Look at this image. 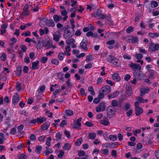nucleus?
Segmentation results:
<instances>
[{"mask_svg":"<svg viewBox=\"0 0 159 159\" xmlns=\"http://www.w3.org/2000/svg\"><path fill=\"white\" fill-rule=\"evenodd\" d=\"M53 18L55 21L57 22L59 21V16L56 14L54 15L53 17Z\"/></svg>","mask_w":159,"mask_h":159,"instance_id":"56","label":"nucleus"},{"mask_svg":"<svg viewBox=\"0 0 159 159\" xmlns=\"http://www.w3.org/2000/svg\"><path fill=\"white\" fill-rule=\"evenodd\" d=\"M159 48V44H154L152 42H151L149 48L152 52H155L158 50Z\"/></svg>","mask_w":159,"mask_h":159,"instance_id":"7","label":"nucleus"},{"mask_svg":"<svg viewBox=\"0 0 159 159\" xmlns=\"http://www.w3.org/2000/svg\"><path fill=\"white\" fill-rule=\"evenodd\" d=\"M20 98L18 93H16L15 95H13L12 97V102L14 105H16L18 103Z\"/></svg>","mask_w":159,"mask_h":159,"instance_id":"11","label":"nucleus"},{"mask_svg":"<svg viewBox=\"0 0 159 159\" xmlns=\"http://www.w3.org/2000/svg\"><path fill=\"white\" fill-rule=\"evenodd\" d=\"M51 140V137H48L47 138L46 144L48 146H51L50 143Z\"/></svg>","mask_w":159,"mask_h":159,"instance_id":"40","label":"nucleus"},{"mask_svg":"<svg viewBox=\"0 0 159 159\" xmlns=\"http://www.w3.org/2000/svg\"><path fill=\"white\" fill-rule=\"evenodd\" d=\"M45 22L46 24L48 26L53 27L55 25L54 22L52 19H47L45 20Z\"/></svg>","mask_w":159,"mask_h":159,"instance_id":"14","label":"nucleus"},{"mask_svg":"<svg viewBox=\"0 0 159 159\" xmlns=\"http://www.w3.org/2000/svg\"><path fill=\"white\" fill-rule=\"evenodd\" d=\"M61 15L63 16L67 15V11L65 9L63 11L61 10Z\"/></svg>","mask_w":159,"mask_h":159,"instance_id":"64","label":"nucleus"},{"mask_svg":"<svg viewBox=\"0 0 159 159\" xmlns=\"http://www.w3.org/2000/svg\"><path fill=\"white\" fill-rule=\"evenodd\" d=\"M148 35L153 38L157 37L159 36V33H149Z\"/></svg>","mask_w":159,"mask_h":159,"instance_id":"27","label":"nucleus"},{"mask_svg":"<svg viewBox=\"0 0 159 159\" xmlns=\"http://www.w3.org/2000/svg\"><path fill=\"white\" fill-rule=\"evenodd\" d=\"M65 112L68 116H71L73 114V111L71 110H66Z\"/></svg>","mask_w":159,"mask_h":159,"instance_id":"31","label":"nucleus"},{"mask_svg":"<svg viewBox=\"0 0 159 159\" xmlns=\"http://www.w3.org/2000/svg\"><path fill=\"white\" fill-rule=\"evenodd\" d=\"M119 143L118 142H114L111 143V146H110V148H114L116 147V146L118 145Z\"/></svg>","mask_w":159,"mask_h":159,"instance_id":"55","label":"nucleus"},{"mask_svg":"<svg viewBox=\"0 0 159 159\" xmlns=\"http://www.w3.org/2000/svg\"><path fill=\"white\" fill-rule=\"evenodd\" d=\"M20 48L23 52H25L26 50L27 47L25 45H21Z\"/></svg>","mask_w":159,"mask_h":159,"instance_id":"60","label":"nucleus"},{"mask_svg":"<svg viewBox=\"0 0 159 159\" xmlns=\"http://www.w3.org/2000/svg\"><path fill=\"white\" fill-rule=\"evenodd\" d=\"M22 36H25V37H26L28 36H30L31 35L30 33V31H27L25 33H23L21 34Z\"/></svg>","mask_w":159,"mask_h":159,"instance_id":"54","label":"nucleus"},{"mask_svg":"<svg viewBox=\"0 0 159 159\" xmlns=\"http://www.w3.org/2000/svg\"><path fill=\"white\" fill-rule=\"evenodd\" d=\"M50 124V123L49 122H46L43 123L41 126L42 129L43 130L47 129L49 126Z\"/></svg>","mask_w":159,"mask_h":159,"instance_id":"21","label":"nucleus"},{"mask_svg":"<svg viewBox=\"0 0 159 159\" xmlns=\"http://www.w3.org/2000/svg\"><path fill=\"white\" fill-rule=\"evenodd\" d=\"M82 141V139L80 138L77 139L75 143V145L77 146H80L81 143Z\"/></svg>","mask_w":159,"mask_h":159,"instance_id":"39","label":"nucleus"},{"mask_svg":"<svg viewBox=\"0 0 159 159\" xmlns=\"http://www.w3.org/2000/svg\"><path fill=\"white\" fill-rule=\"evenodd\" d=\"M46 119L45 118L40 117L37 118V122L38 124H41L45 121Z\"/></svg>","mask_w":159,"mask_h":159,"instance_id":"22","label":"nucleus"},{"mask_svg":"<svg viewBox=\"0 0 159 159\" xmlns=\"http://www.w3.org/2000/svg\"><path fill=\"white\" fill-rule=\"evenodd\" d=\"M129 66L133 70L137 69L140 70L141 69V67L139 64H136L131 62L129 64Z\"/></svg>","mask_w":159,"mask_h":159,"instance_id":"13","label":"nucleus"},{"mask_svg":"<svg viewBox=\"0 0 159 159\" xmlns=\"http://www.w3.org/2000/svg\"><path fill=\"white\" fill-rule=\"evenodd\" d=\"M45 88V85H43L41 86L39 89V92L42 93L44 90Z\"/></svg>","mask_w":159,"mask_h":159,"instance_id":"51","label":"nucleus"},{"mask_svg":"<svg viewBox=\"0 0 159 159\" xmlns=\"http://www.w3.org/2000/svg\"><path fill=\"white\" fill-rule=\"evenodd\" d=\"M104 96V94L102 92H100V91L99 90V94L98 95V98H99V99L101 100V99L103 98Z\"/></svg>","mask_w":159,"mask_h":159,"instance_id":"44","label":"nucleus"},{"mask_svg":"<svg viewBox=\"0 0 159 159\" xmlns=\"http://www.w3.org/2000/svg\"><path fill=\"white\" fill-rule=\"evenodd\" d=\"M133 28L132 26H129L126 30V32L128 34L130 33L133 32Z\"/></svg>","mask_w":159,"mask_h":159,"instance_id":"41","label":"nucleus"},{"mask_svg":"<svg viewBox=\"0 0 159 159\" xmlns=\"http://www.w3.org/2000/svg\"><path fill=\"white\" fill-rule=\"evenodd\" d=\"M51 63L52 64L55 65H57L59 63V61L56 59H52L51 60Z\"/></svg>","mask_w":159,"mask_h":159,"instance_id":"42","label":"nucleus"},{"mask_svg":"<svg viewBox=\"0 0 159 159\" xmlns=\"http://www.w3.org/2000/svg\"><path fill=\"white\" fill-rule=\"evenodd\" d=\"M42 149V147L41 145H36L35 151L36 153L39 154L40 153Z\"/></svg>","mask_w":159,"mask_h":159,"instance_id":"28","label":"nucleus"},{"mask_svg":"<svg viewBox=\"0 0 159 159\" xmlns=\"http://www.w3.org/2000/svg\"><path fill=\"white\" fill-rule=\"evenodd\" d=\"M124 109L125 111H127L130 108V105L128 103H126L124 106Z\"/></svg>","mask_w":159,"mask_h":159,"instance_id":"43","label":"nucleus"},{"mask_svg":"<svg viewBox=\"0 0 159 159\" xmlns=\"http://www.w3.org/2000/svg\"><path fill=\"white\" fill-rule=\"evenodd\" d=\"M100 90V92H102L104 94H107L111 92V89L109 85H106L102 87Z\"/></svg>","mask_w":159,"mask_h":159,"instance_id":"6","label":"nucleus"},{"mask_svg":"<svg viewBox=\"0 0 159 159\" xmlns=\"http://www.w3.org/2000/svg\"><path fill=\"white\" fill-rule=\"evenodd\" d=\"M88 90L89 92H90V94L91 95H95V92L92 86H91L89 87Z\"/></svg>","mask_w":159,"mask_h":159,"instance_id":"38","label":"nucleus"},{"mask_svg":"<svg viewBox=\"0 0 159 159\" xmlns=\"http://www.w3.org/2000/svg\"><path fill=\"white\" fill-rule=\"evenodd\" d=\"M105 103L104 102H101L99 103L98 106L96 107V111L97 112H100L104 111L105 109Z\"/></svg>","mask_w":159,"mask_h":159,"instance_id":"9","label":"nucleus"},{"mask_svg":"<svg viewBox=\"0 0 159 159\" xmlns=\"http://www.w3.org/2000/svg\"><path fill=\"white\" fill-rule=\"evenodd\" d=\"M30 139L31 141H35L36 140V137L34 134H31L30 136Z\"/></svg>","mask_w":159,"mask_h":159,"instance_id":"49","label":"nucleus"},{"mask_svg":"<svg viewBox=\"0 0 159 159\" xmlns=\"http://www.w3.org/2000/svg\"><path fill=\"white\" fill-rule=\"evenodd\" d=\"M74 32H71L67 29H66L64 31L63 36L66 39H69L72 37L74 35Z\"/></svg>","mask_w":159,"mask_h":159,"instance_id":"3","label":"nucleus"},{"mask_svg":"<svg viewBox=\"0 0 159 159\" xmlns=\"http://www.w3.org/2000/svg\"><path fill=\"white\" fill-rule=\"evenodd\" d=\"M150 91V89L148 88H142L140 89L141 93L144 94L145 93H148Z\"/></svg>","mask_w":159,"mask_h":159,"instance_id":"24","label":"nucleus"},{"mask_svg":"<svg viewBox=\"0 0 159 159\" xmlns=\"http://www.w3.org/2000/svg\"><path fill=\"white\" fill-rule=\"evenodd\" d=\"M129 38L131 39V43H135L138 42V39L136 37L133 36H129Z\"/></svg>","mask_w":159,"mask_h":159,"instance_id":"29","label":"nucleus"},{"mask_svg":"<svg viewBox=\"0 0 159 159\" xmlns=\"http://www.w3.org/2000/svg\"><path fill=\"white\" fill-rule=\"evenodd\" d=\"M85 125L89 127H92L94 125L91 122L89 121L86 122L85 124Z\"/></svg>","mask_w":159,"mask_h":159,"instance_id":"53","label":"nucleus"},{"mask_svg":"<svg viewBox=\"0 0 159 159\" xmlns=\"http://www.w3.org/2000/svg\"><path fill=\"white\" fill-rule=\"evenodd\" d=\"M108 61L112 64L119 67L120 66V61L119 59L114 57V56L109 55L107 58Z\"/></svg>","mask_w":159,"mask_h":159,"instance_id":"1","label":"nucleus"},{"mask_svg":"<svg viewBox=\"0 0 159 159\" xmlns=\"http://www.w3.org/2000/svg\"><path fill=\"white\" fill-rule=\"evenodd\" d=\"M39 61L33 62L32 63V69L33 70L38 69L39 67Z\"/></svg>","mask_w":159,"mask_h":159,"instance_id":"17","label":"nucleus"},{"mask_svg":"<svg viewBox=\"0 0 159 159\" xmlns=\"http://www.w3.org/2000/svg\"><path fill=\"white\" fill-rule=\"evenodd\" d=\"M94 17H99L100 19H103L106 17V15L105 14L102 15V11L100 9H98L96 12L95 15H94Z\"/></svg>","mask_w":159,"mask_h":159,"instance_id":"8","label":"nucleus"},{"mask_svg":"<svg viewBox=\"0 0 159 159\" xmlns=\"http://www.w3.org/2000/svg\"><path fill=\"white\" fill-rule=\"evenodd\" d=\"M16 88L18 91L19 92L22 89L21 84L20 83H17L16 86Z\"/></svg>","mask_w":159,"mask_h":159,"instance_id":"50","label":"nucleus"},{"mask_svg":"<svg viewBox=\"0 0 159 159\" xmlns=\"http://www.w3.org/2000/svg\"><path fill=\"white\" fill-rule=\"evenodd\" d=\"M48 147V146L46 147V150L43 152L44 153L43 155L45 156H47L50 153H52L53 152V150L52 149H49Z\"/></svg>","mask_w":159,"mask_h":159,"instance_id":"16","label":"nucleus"},{"mask_svg":"<svg viewBox=\"0 0 159 159\" xmlns=\"http://www.w3.org/2000/svg\"><path fill=\"white\" fill-rule=\"evenodd\" d=\"M71 146L69 143H65L63 147V148L64 150H69Z\"/></svg>","mask_w":159,"mask_h":159,"instance_id":"30","label":"nucleus"},{"mask_svg":"<svg viewBox=\"0 0 159 159\" xmlns=\"http://www.w3.org/2000/svg\"><path fill=\"white\" fill-rule=\"evenodd\" d=\"M126 93L127 95V97H129L133 94L132 88L130 86H127L126 87Z\"/></svg>","mask_w":159,"mask_h":159,"instance_id":"15","label":"nucleus"},{"mask_svg":"<svg viewBox=\"0 0 159 159\" xmlns=\"http://www.w3.org/2000/svg\"><path fill=\"white\" fill-rule=\"evenodd\" d=\"M119 93V91H116V92L113 93L112 94L111 93L109 94L108 95V97L110 99L114 98L117 96L118 94Z\"/></svg>","mask_w":159,"mask_h":159,"instance_id":"25","label":"nucleus"},{"mask_svg":"<svg viewBox=\"0 0 159 159\" xmlns=\"http://www.w3.org/2000/svg\"><path fill=\"white\" fill-rule=\"evenodd\" d=\"M56 140L57 141L60 140L61 139V137L62 136V134H61L59 132H58L56 134Z\"/></svg>","mask_w":159,"mask_h":159,"instance_id":"37","label":"nucleus"},{"mask_svg":"<svg viewBox=\"0 0 159 159\" xmlns=\"http://www.w3.org/2000/svg\"><path fill=\"white\" fill-rule=\"evenodd\" d=\"M75 42V40L73 38L70 39H68L66 41V43L69 46L72 44L74 43Z\"/></svg>","mask_w":159,"mask_h":159,"instance_id":"23","label":"nucleus"},{"mask_svg":"<svg viewBox=\"0 0 159 159\" xmlns=\"http://www.w3.org/2000/svg\"><path fill=\"white\" fill-rule=\"evenodd\" d=\"M82 120V118L80 117L76 121L75 120L74 121L72 124V127L75 129H78L80 128L81 126L80 121H81Z\"/></svg>","mask_w":159,"mask_h":159,"instance_id":"4","label":"nucleus"},{"mask_svg":"<svg viewBox=\"0 0 159 159\" xmlns=\"http://www.w3.org/2000/svg\"><path fill=\"white\" fill-rule=\"evenodd\" d=\"M135 115L137 116H140L143 112V109L140 108H135Z\"/></svg>","mask_w":159,"mask_h":159,"instance_id":"19","label":"nucleus"},{"mask_svg":"<svg viewBox=\"0 0 159 159\" xmlns=\"http://www.w3.org/2000/svg\"><path fill=\"white\" fill-rule=\"evenodd\" d=\"M92 65L91 62H89L87 64L84 66L85 69H89L92 67Z\"/></svg>","mask_w":159,"mask_h":159,"instance_id":"62","label":"nucleus"},{"mask_svg":"<svg viewBox=\"0 0 159 159\" xmlns=\"http://www.w3.org/2000/svg\"><path fill=\"white\" fill-rule=\"evenodd\" d=\"M109 138L110 140L112 141H114L116 140L117 138L116 135H111L109 136Z\"/></svg>","mask_w":159,"mask_h":159,"instance_id":"34","label":"nucleus"},{"mask_svg":"<svg viewBox=\"0 0 159 159\" xmlns=\"http://www.w3.org/2000/svg\"><path fill=\"white\" fill-rule=\"evenodd\" d=\"M149 72L150 74L148 75V77L150 78H151L154 75L153 71L152 70H149Z\"/></svg>","mask_w":159,"mask_h":159,"instance_id":"46","label":"nucleus"},{"mask_svg":"<svg viewBox=\"0 0 159 159\" xmlns=\"http://www.w3.org/2000/svg\"><path fill=\"white\" fill-rule=\"evenodd\" d=\"M53 36V40L56 42H58L61 37V34L59 31H56L54 33Z\"/></svg>","mask_w":159,"mask_h":159,"instance_id":"12","label":"nucleus"},{"mask_svg":"<svg viewBox=\"0 0 159 159\" xmlns=\"http://www.w3.org/2000/svg\"><path fill=\"white\" fill-rule=\"evenodd\" d=\"M26 156L24 153H22L19 156L18 159H26Z\"/></svg>","mask_w":159,"mask_h":159,"instance_id":"59","label":"nucleus"},{"mask_svg":"<svg viewBox=\"0 0 159 159\" xmlns=\"http://www.w3.org/2000/svg\"><path fill=\"white\" fill-rule=\"evenodd\" d=\"M96 136V134L94 132L89 133V134L88 137L89 139L93 140Z\"/></svg>","mask_w":159,"mask_h":159,"instance_id":"26","label":"nucleus"},{"mask_svg":"<svg viewBox=\"0 0 159 159\" xmlns=\"http://www.w3.org/2000/svg\"><path fill=\"white\" fill-rule=\"evenodd\" d=\"M151 7L153 8H155L157 7L158 3L157 1H153L151 3Z\"/></svg>","mask_w":159,"mask_h":159,"instance_id":"36","label":"nucleus"},{"mask_svg":"<svg viewBox=\"0 0 159 159\" xmlns=\"http://www.w3.org/2000/svg\"><path fill=\"white\" fill-rule=\"evenodd\" d=\"M135 57L137 59H140L143 57V56L141 53H137L135 55Z\"/></svg>","mask_w":159,"mask_h":159,"instance_id":"48","label":"nucleus"},{"mask_svg":"<svg viewBox=\"0 0 159 159\" xmlns=\"http://www.w3.org/2000/svg\"><path fill=\"white\" fill-rule=\"evenodd\" d=\"M78 155L80 157L84 156L85 155V152L84 151H78Z\"/></svg>","mask_w":159,"mask_h":159,"instance_id":"35","label":"nucleus"},{"mask_svg":"<svg viewBox=\"0 0 159 159\" xmlns=\"http://www.w3.org/2000/svg\"><path fill=\"white\" fill-rule=\"evenodd\" d=\"M141 130L140 129L136 130L133 131V134L135 135L136 136L138 133H140L141 132Z\"/></svg>","mask_w":159,"mask_h":159,"instance_id":"57","label":"nucleus"},{"mask_svg":"<svg viewBox=\"0 0 159 159\" xmlns=\"http://www.w3.org/2000/svg\"><path fill=\"white\" fill-rule=\"evenodd\" d=\"M64 57V54L63 53H60L58 56V58L60 60H62L63 59Z\"/></svg>","mask_w":159,"mask_h":159,"instance_id":"47","label":"nucleus"},{"mask_svg":"<svg viewBox=\"0 0 159 159\" xmlns=\"http://www.w3.org/2000/svg\"><path fill=\"white\" fill-rule=\"evenodd\" d=\"M48 58L46 57H43L41 60V62L45 63L48 60Z\"/></svg>","mask_w":159,"mask_h":159,"instance_id":"58","label":"nucleus"},{"mask_svg":"<svg viewBox=\"0 0 159 159\" xmlns=\"http://www.w3.org/2000/svg\"><path fill=\"white\" fill-rule=\"evenodd\" d=\"M21 68L20 66H18L16 68V75L19 77H20L21 76Z\"/></svg>","mask_w":159,"mask_h":159,"instance_id":"20","label":"nucleus"},{"mask_svg":"<svg viewBox=\"0 0 159 159\" xmlns=\"http://www.w3.org/2000/svg\"><path fill=\"white\" fill-rule=\"evenodd\" d=\"M29 70V68L26 66L24 67L23 71L25 73H27L28 72Z\"/></svg>","mask_w":159,"mask_h":159,"instance_id":"63","label":"nucleus"},{"mask_svg":"<svg viewBox=\"0 0 159 159\" xmlns=\"http://www.w3.org/2000/svg\"><path fill=\"white\" fill-rule=\"evenodd\" d=\"M112 78L113 80H115L117 82L119 81L120 80L119 75L116 73H115L112 75Z\"/></svg>","mask_w":159,"mask_h":159,"instance_id":"18","label":"nucleus"},{"mask_svg":"<svg viewBox=\"0 0 159 159\" xmlns=\"http://www.w3.org/2000/svg\"><path fill=\"white\" fill-rule=\"evenodd\" d=\"M107 113L109 117H112L113 114L115 113L114 107L112 106H109L107 109Z\"/></svg>","mask_w":159,"mask_h":159,"instance_id":"5","label":"nucleus"},{"mask_svg":"<svg viewBox=\"0 0 159 159\" xmlns=\"http://www.w3.org/2000/svg\"><path fill=\"white\" fill-rule=\"evenodd\" d=\"M66 120H63L61 122V123L60 124V126L61 127H63L64 125H66Z\"/></svg>","mask_w":159,"mask_h":159,"instance_id":"61","label":"nucleus"},{"mask_svg":"<svg viewBox=\"0 0 159 159\" xmlns=\"http://www.w3.org/2000/svg\"><path fill=\"white\" fill-rule=\"evenodd\" d=\"M100 152L101 154L106 155L108 154L109 150L107 148L103 149L101 150Z\"/></svg>","mask_w":159,"mask_h":159,"instance_id":"32","label":"nucleus"},{"mask_svg":"<svg viewBox=\"0 0 159 159\" xmlns=\"http://www.w3.org/2000/svg\"><path fill=\"white\" fill-rule=\"evenodd\" d=\"M88 43V39L86 37L84 38L79 46V48L83 49L85 51H88V48L87 47Z\"/></svg>","mask_w":159,"mask_h":159,"instance_id":"2","label":"nucleus"},{"mask_svg":"<svg viewBox=\"0 0 159 159\" xmlns=\"http://www.w3.org/2000/svg\"><path fill=\"white\" fill-rule=\"evenodd\" d=\"M31 6L32 8V10L33 12H38L39 9H41V6L38 3L32 4Z\"/></svg>","mask_w":159,"mask_h":159,"instance_id":"10","label":"nucleus"},{"mask_svg":"<svg viewBox=\"0 0 159 159\" xmlns=\"http://www.w3.org/2000/svg\"><path fill=\"white\" fill-rule=\"evenodd\" d=\"M136 99L140 103H143L144 102L145 100H144L143 98L140 97H138L136 98Z\"/></svg>","mask_w":159,"mask_h":159,"instance_id":"52","label":"nucleus"},{"mask_svg":"<svg viewBox=\"0 0 159 159\" xmlns=\"http://www.w3.org/2000/svg\"><path fill=\"white\" fill-rule=\"evenodd\" d=\"M141 16V14L140 13H138L135 15V21L138 22L140 20V17Z\"/></svg>","mask_w":159,"mask_h":159,"instance_id":"33","label":"nucleus"},{"mask_svg":"<svg viewBox=\"0 0 159 159\" xmlns=\"http://www.w3.org/2000/svg\"><path fill=\"white\" fill-rule=\"evenodd\" d=\"M101 121V123L105 125H107L110 124L109 122L107 120H102Z\"/></svg>","mask_w":159,"mask_h":159,"instance_id":"45","label":"nucleus"}]
</instances>
